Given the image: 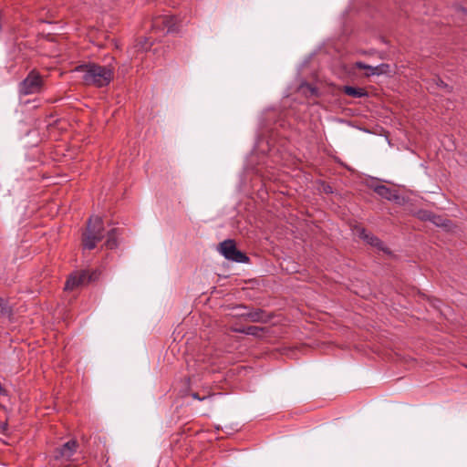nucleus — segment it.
<instances>
[{
    "mask_svg": "<svg viewBox=\"0 0 467 467\" xmlns=\"http://www.w3.org/2000/svg\"><path fill=\"white\" fill-rule=\"evenodd\" d=\"M75 71L82 74L81 78L86 85L97 88L108 86L114 77V67L111 65L89 63L77 67Z\"/></svg>",
    "mask_w": 467,
    "mask_h": 467,
    "instance_id": "obj_1",
    "label": "nucleus"
},
{
    "mask_svg": "<svg viewBox=\"0 0 467 467\" xmlns=\"http://www.w3.org/2000/svg\"><path fill=\"white\" fill-rule=\"evenodd\" d=\"M105 236V228L102 218L99 215L91 216L87 223L86 232L83 234L82 245L84 249L92 250L97 243Z\"/></svg>",
    "mask_w": 467,
    "mask_h": 467,
    "instance_id": "obj_2",
    "label": "nucleus"
},
{
    "mask_svg": "<svg viewBox=\"0 0 467 467\" xmlns=\"http://www.w3.org/2000/svg\"><path fill=\"white\" fill-rule=\"evenodd\" d=\"M78 444L76 440H70L57 449L49 467H68Z\"/></svg>",
    "mask_w": 467,
    "mask_h": 467,
    "instance_id": "obj_3",
    "label": "nucleus"
},
{
    "mask_svg": "<svg viewBox=\"0 0 467 467\" xmlns=\"http://www.w3.org/2000/svg\"><path fill=\"white\" fill-rule=\"evenodd\" d=\"M43 83L42 76L36 70H32L20 83L19 92L25 96L39 93L42 89Z\"/></svg>",
    "mask_w": 467,
    "mask_h": 467,
    "instance_id": "obj_4",
    "label": "nucleus"
},
{
    "mask_svg": "<svg viewBox=\"0 0 467 467\" xmlns=\"http://www.w3.org/2000/svg\"><path fill=\"white\" fill-rule=\"evenodd\" d=\"M99 277V273L97 271H93L89 273L88 271H77L69 275L66 284L65 290H73L78 286L88 285V283L97 280Z\"/></svg>",
    "mask_w": 467,
    "mask_h": 467,
    "instance_id": "obj_5",
    "label": "nucleus"
},
{
    "mask_svg": "<svg viewBox=\"0 0 467 467\" xmlns=\"http://www.w3.org/2000/svg\"><path fill=\"white\" fill-rule=\"evenodd\" d=\"M221 254L228 260L236 263H247L248 256L243 252L237 250L234 241L228 239L220 244Z\"/></svg>",
    "mask_w": 467,
    "mask_h": 467,
    "instance_id": "obj_6",
    "label": "nucleus"
},
{
    "mask_svg": "<svg viewBox=\"0 0 467 467\" xmlns=\"http://www.w3.org/2000/svg\"><path fill=\"white\" fill-rule=\"evenodd\" d=\"M176 18L171 16L157 17L152 22V28L159 31L170 33L175 30Z\"/></svg>",
    "mask_w": 467,
    "mask_h": 467,
    "instance_id": "obj_7",
    "label": "nucleus"
},
{
    "mask_svg": "<svg viewBox=\"0 0 467 467\" xmlns=\"http://www.w3.org/2000/svg\"><path fill=\"white\" fill-rule=\"evenodd\" d=\"M357 234L359 238L363 239L370 245L375 246L380 250H384L383 243L377 236L368 233L364 228L357 229Z\"/></svg>",
    "mask_w": 467,
    "mask_h": 467,
    "instance_id": "obj_8",
    "label": "nucleus"
},
{
    "mask_svg": "<svg viewBox=\"0 0 467 467\" xmlns=\"http://www.w3.org/2000/svg\"><path fill=\"white\" fill-rule=\"evenodd\" d=\"M374 192L380 197L389 201H396L399 199V195L395 191L382 184L375 186Z\"/></svg>",
    "mask_w": 467,
    "mask_h": 467,
    "instance_id": "obj_9",
    "label": "nucleus"
},
{
    "mask_svg": "<svg viewBox=\"0 0 467 467\" xmlns=\"http://www.w3.org/2000/svg\"><path fill=\"white\" fill-rule=\"evenodd\" d=\"M343 90L347 95L353 98H363L368 96V92L362 88L345 86Z\"/></svg>",
    "mask_w": 467,
    "mask_h": 467,
    "instance_id": "obj_10",
    "label": "nucleus"
},
{
    "mask_svg": "<svg viewBox=\"0 0 467 467\" xmlns=\"http://www.w3.org/2000/svg\"><path fill=\"white\" fill-rule=\"evenodd\" d=\"M105 246L108 249H114L118 246V230L111 229L107 233V241Z\"/></svg>",
    "mask_w": 467,
    "mask_h": 467,
    "instance_id": "obj_11",
    "label": "nucleus"
},
{
    "mask_svg": "<svg viewBox=\"0 0 467 467\" xmlns=\"http://www.w3.org/2000/svg\"><path fill=\"white\" fill-rule=\"evenodd\" d=\"M251 322H261L264 319V311L261 309H256L254 311H250L246 314L243 315Z\"/></svg>",
    "mask_w": 467,
    "mask_h": 467,
    "instance_id": "obj_12",
    "label": "nucleus"
},
{
    "mask_svg": "<svg viewBox=\"0 0 467 467\" xmlns=\"http://www.w3.org/2000/svg\"><path fill=\"white\" fill-rule=\"evenodd\" d=\"M355 67L357 68H358V69H365V70H367L366 76H368V77L374 76L377 73L376 70L374 69L375 67L367 65V64H365L364 62H361V61L356 62Z\"/></svg>",
    "mask_w": 467,
    "mask_h": 467,
    "instance_id": "obj_13",
    "label": "nucleus"
},
{
    "mask_svg": "<svg viewBox=\"0 0 467 467\" xmlns=\"http://www.w3.org/2000/svg\"><path fill=\"white\" fill-rule=\"evenodd\" d=\"M300 88L303 90V92L306 95H310V96H317L318 95L317 88L310 84H307V83L302 84Z\"/></svg>",
    "mask_w": 467,
    "mask_h": 467,
    "instance_id": "obj_14",
    "label": "nucleus"
},
{
    "mask_svg": "<svg viewBox=\"0 0 467 467\" xmlns=\"http://www.w3.org/2000/svg\"><path fill=\"white\" fill-rule=\"evenodd\" d=\"M263 331H264V328L260 327H256V326L245 327V335L260 337L261 333Z\"/></svg>",
    "mask_w": 467,
    "mask_h": 467,
    "instance_id": "obj_15",
    "label": "nucleus"
},
{
    "mask_svg": "<svg viewBox=\"0 0 467 467\" xmlns=\"http://www.w3.org/2000/svg\"><path fill=\"white\" fill-rule=\"evenodd\" d=\"M428 219L431 220L437 226L447 227L449 225V221L448 220H443L440 216H434V215L431 216V217L428 216Z\"/></svg>",
    "mask_w": 467,
    "mask_h": 467,
    "instance_id": "obj_16",
    "label": "nucleus"
},
{
    "mask_svg": "<svg viewBox=\"0 0 467 467\" xmlns=\"http://www.w3.org/2000/svg\"><path fill=\"white\" fill-rule=\"evenodd\" d=\"M376 70V75H382L389 72V66L388 64H380L374 68Z\"/></svg>",
    "mask_w": 467,
    "mask_h": 467,
    "instance_id": "obj_17",
    "label": "nucleus"
},
{
    "mask_svg": "<svg viewBox=\"0 0 467 467\" xmlns=\"http://www.w3.org/2000/svg\"><path fill=\"white\" fill-rule=\"evenodd\" d=\"M0 310L3 315H9L11 313V309L2 297H0Z\"/></svg>",
    "mask_w": 467,
    "mask_h": 467,
    "instance_id": "obj_18",
    "label": "nucleus"
},
{
    "mask_svg": "<svg viewBox=\"0 0 467 467\" xmlns=\"http://www.w3.org/2000/svg\"><path fill=\"white\" fill-rule=\"evenodd\" d=\"M436 86H437L438 88H444V89H446V90H448V91H450V90H451L450 87H449V86H448L444 81H442V80H441V79H440V78H438V79L436 80Z\"/></svg>",
    "mask_w": 467,
    "mask_h": 467,
    "instance_id": "obj_19",
    "label": "nucleus"
},
{
    "mask_svg": "<svg viewBox=\"0 0 467 467\" xmlns=\"http://www.w3.org/2000/svg\"><path fill=\"white\" fill-rule=\"evenodd\" d=\"M191 396H192L194 400H206V399H208V398H210V397H211L210 395H209V396L200 397V395H199L198 393H196V392L192 393V395H191Z\"/></svg>",
    "mask_w": 467,
    "mask_h": 467,
    "instance_id": "obj_20",
    "label": "nucleus"
},
{
    "mask_svg": "<svg viewBox=\"0 0 467 467\" xmlns=\"http://www.w3.org/2000/svg\"><path fill=\"white\" fill-rule=\"evenodd\" d=\"M233 331L245 335V327L233 328Z\"/></svg>",
    "mask_w": 467,
    "mask_h": 467,
    "instance_id": "obj_21",
    "label": "nucleus"
},
{
    "mask_svg": "<svg viewBox=\"0 0 467 467\" xmlns=\"http://www.w3.org/2000/svg\"><path fill=\"white\" fill-rule=\"evenodd\" d=\"M7 428V423L5 422H0V431H5Z\"/></svg>",
    "mask_w": 467,
    "mask_h": 467,
    "instance_id": "obj_22",
    "label": "nucleus"
},
{
    "mask_svg": "<svg viewBox=\"0 0 467 467\" xmlns=\"http://www.w3.org/2000/svg\"><path fill=\"white\" fill-rule=\"evenodd\" d=\"M0 394L1 395H5L6 394V391L5 389L3 388L2 384L0 383Z\"/></svg>",
    "mask_w": 467,
    "mask_h": 467,
    "instance_id": "obj_23",
    "label": "nucleus"
},
{
    "mask_svg": "<svg viewBox=\"0 0 467 467\" xmlns=\"http://www.w3.org/2000/svg\"><path fill=\"white\" fill-rule=\"evenodd\" d=\"M193 366H194V364H193V365H192L190 362H188V368H189V369H192V368Z\"/></svg>",
    "mask_w": 467,
    "mask_h": 467,
    "instance_id": "obj_24",
    "label": "nucleus"
},
{
    "mask_svg": "<svg viewBox=\"0 0 467 467\" xmlns=\"http://www.w3.org/2000/svg\"><path fill=\"white\" fill-rule=\"evenodd\" d=\"M141 48L146 50L148 47L142 46Z\"/></svg>",
    "mask_w": 467,
    "mask_h": 467,
    "instance_id": "obj_25",
    "label": "nucleus"
}]
</instances>
